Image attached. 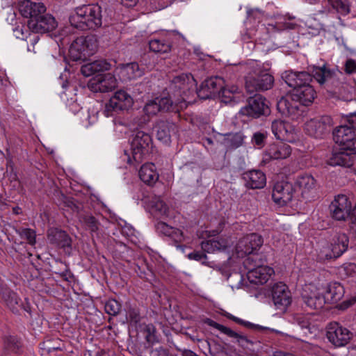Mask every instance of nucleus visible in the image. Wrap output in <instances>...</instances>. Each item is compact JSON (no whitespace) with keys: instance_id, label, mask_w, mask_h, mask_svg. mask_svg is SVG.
Returning a JSON list of instances; mask_svg holds the SVG:
<instances>
[{"instance_id":"72a5a7b5","label":"nucleus","mask_w":356,"mask_h":356,"mask_svg":"<svg viewBox=\"0 0 356 356\" xmlns=\"http://www.w3.org/2000/svg\"><path fill=\"white\" fill-rule=\"evenodd\" d=\"M154 130L157 139L163 143L168 144L172 134L176 131V125L167 120H159L155 125Z\"/></svg>"},{"instance_id":"1a4fd4ad","label":"nucleus","mask_w":356,"mask_h":356,"mask_svg":"<svg viewBox=\"0 0 356 356\" xmlns=\"http://www.w3.org/2000/svg\"><path fill=\"white\" fill-rule=\"evenodd\" d=\"M97 49V44L91 36L79 37L73 41L69 49V56L74 61L84 60L92 55Z\"/></svg>"},{"instance_id":"338daca9","label":"nucleus","mask_w":356,"mask_h":356,"mask_svg":"<svg viewBox=\"0 0 356 356\" xmlns=\"http://www.w3.org/2000/svg\"><path fill=\"white\" fill-rule=\"evenodd\" d=\"M88 120L90 124L95 123L97 120V112L95 111H88Z\"/></svg>"},{"instance_id":"a19ab883","label":"nucleus","mask_w":356,"mask_h":356,"mask_svg":"<svg viewBox=\"0 0 356 356\" xmlns=\"http://www.w3.org/2000/svg\"><path fill=\"white\" fill-rule=\"evenodd\" d=\"M82 220L86 229L90 232L92 236L99 237L102 229L99 219L92 215L86 214L83 216Z\"/></svg>"},{"instance_id":"ea45409f","label":"nucleus","mask_w":356,"mask_h":356,"mask_svg":"<svg viewBox=\"0 0 356 356\" xmlns=\"http://www.w3.org/2000/svg\"><path fill=\"white\" fill-rule=\"evenodd\" d=\"M224 316H226L227 318L230 319V320H232L233 321H234L235 323L239 324V325H242L246 327H248V328H252V329H255V330H270V332H274L277 334H280L281 336H288L287 334H285L280 330H275V329H273V328H269V327H264V326H261V325H257V324H254V323H252L249 321H245L241 318H239L236 316H234V315L228 313V312H226L225 314H224Z\"/></svg>"},{"instance_id":"4c0bfd02","label":"nucleus","mask_w":356,"mask_h":356,"mask_svg":"<svg viewBox=\"0 0 356 356\" xmlns=\"http://www.w3.org/2000/svg\"><path fill=\"white\" fill-rule=\"evenodd\" d=\"M139 177L145 184L152 186L159 179V175L153 163L143 165L138 172Z\"/></svg>"},{"instance_id":"69168bd1","label":"nucleus","mask_w":356,"mask_h":356,"mask_svg":"<svg viewBox=\"0 0 356 356\" xmlns=\"http://www.w3.org/2000/svg\"><path fill=\"white\" fill-rule=\"evenodd\" d=\"M36 33H29L28 40H26L29 42L33 47L38 42L40 38Z\"/></svg>"},{"instance_id":"f8f14e48","label":"nucleus","mask_w":356,"mask_h":356,"mask_svg":"<svg viewBox=\"0 0 356 356\" xmlns=\"http://www.w3.org/2000/svg\"><path fill=\"white\" fill-rule=\"evenodd\" d=\"M298 195L292 183L288 181H278L273 188L272 198L275 203L280 206H284L296 200Z\"/></svg>"},{"instance_id":"2f4dec72","label":"nucleus","mask_w":356,"mask_h":356,"mask_svg":"<svg viewBox=\"0 0 356 356\" xmlns=\"http://www.w3.org/2000/svg\"><path fill=\"white\" fill-rule=\"evenodd\" d=\"M175 31L167 32L164 37L154 38L149 42V49L156 53L165 54L170 51L172 38L175 35Z\"/></svg>"},{"instance_id":"f704fd0d","label":"nucleus","mask_w":356,"mask_h":356,"mask_svg":"<svg viewBox=\"0 0 356 356\" xmlns=\"http://www.w3.org/2000/svg\"><path fill=\"white\" fill-rule=\"evenodd\" d=\"M243 179L247 187L252 189L262 188L266 184V175L259 170H250L244 173Z\"/></svg>"},{"instance_id":"a878e982","label":"nucleus","mask_w":356,"mask_h":356,"mask_svg":"<svg viewBox=\"0 0 356 356\" xmlns=\"http://www.w3.org/2000/svg\"><path fill=\"white\" fill-rule=\"evenodd\" d=\"M115 73L122 81H128L140 77L144 74L143 69L140 68L137 63H130L118 66Z\"/></svg>"},{"instance_id":"09e8293b","label":"nucleus","mask_w":356,"mask_h":356,"mask_svg":"<svg viewBox=\"0 0 356 356\" xmlns=\"http://www.w3.org/2000/svg\"><path fill=\"white\" fill-rule=\"evenodd\" d=\"M264 13L259 8L247 10V20L250 24H259L264 18Z\"/></svg>"},{"instance_id":"052dcab7","label":"nucleus","mask_w":356,"mask_h":356,"mask_svg":"<svg viewBox=\"0 0 356 356\" xmlns=\"http://www.w3.org/2000/svg\"><path fill=\"white\" fill-rule=\"evenodd\" d=\"M152 355L153 356H170L168 350L162 346L154 348L152 350Z\"/></svg>"},{"instance_id":"2eb2a0df","label":"nucleus","mask_w":356,"mask_h":356,"mask_svg":"<svg viewBox=\"0 0 356 356\" xmlns=\"http://www.w3.org/2000/svg\"><path fill=\"white\" fill-rule=\"evenodd\" d=\"M317 67H314L312 74L306 71L286 70L282 74V79L293 90L302 88L305 86H312L311 82L314 76V70Z\"/></svg>"},{"instance_id":"7ed1b4c3","label":"nucleus","mask_w":356,"mask_h":356,"mask_svg":"<svg viewBox=\"0 0 356 356\" xmlns=\"http://www.w3.org/2000/svg\"><path fill=\"white\" fill-rule=\"evenodd\" d=\"M314 76L316 81L323 86L328 92L337 95L344 101L353 99L352 92L354 88L345 83H339L333 72L325 65L316 67L314 70Z\"/></svg>"},{"instance_id":"39448f33","label":"nucleus","mask_w":356,"mask_h":356,"mask_svg":"<svg viewBox=\"0 0 356 356\" xmlns=\"http://www.w3.org/2000/svg\"><path fill=\"white\" fill-rule=\"evenodd\" d=\"M152 148V140L150 135L143 131L138 130L132 135L130 143V153L124 151L127 156V161L132 163L133 161L140 163L151 152Z\"/></svg>"},{"instance_id":"4be33fe9","label":"nucleus","mask_w":356,"mask_h":356,"mask_svg":"<svg viewBox=\"0 0 356 356\" xmlns=\"http://www.w3.org/2000/svg\"><path fill=\"white\" fill-rule=\"evenodd\" d=\"M47 239L50 244L63 249L65 254H71L72 238L66 232L51 227L47 231Z\"/></svg>"},{"instance_id":"c756f323","label":"nucleus","mask_w":356,"mask_h":356,"mask_svg":"<svg viewBox=\"0 0 356 356\" xmlns=\"http://www.w3.org/2000/svg\"><path fill=\"white\" fill-rule=\"evenodd\" d=\"M297 26L298 23L295 17L278 16L273 22L268 24L266 30L268 33L280 32L295 29Z\"/></svg>"},{"instance_id":"423d86ee","label":"nucleus","mask_w":356,"mask_h":356,"mask_svg":"<svg viewBox=\"0 0 356 356\" xmlns=\"http://www.w3.org/2000/svg\"><path fill=\"white\" fill-rule=\"evenodd\" d=\"M253 70L245 76V87L249 94L270 89L274 83L273 76L267 69H261L260 65L252 63Z\"/></svg>"},{"instance_id":"864d4df0","label":"nucleus","mask_w":356,"mask_h":356,"mask_svg":"<svg viewBox=\"0 0 356 356\" xmlns=\"http://www.w3.org/2000/svg\"><path fill=\"white\" fill-rule=\"evenodd\" d=\"M20 235L22 238H26L30 245H35V232L33 229L29 228L22 229L20 231Z\"/></svg>"},{"instance_id":"4468645a","label":"nucleus","mask_w":356,"mask_h":356,"mask_svg":"<svg viewBox=\"0 0 356 356\" xmlns=\"http://www.w3.org/2000/svg\"><path fill=\"white\" fill-rule=\"evenodd\" d=\"M133 99L123 90H118L106 104L104 114L106 117L113 116V112L129 109L132 106Z\"/></svg>"},{"instance_id":"774afa93","label":"nucleus","mask_w":356,"mask_h":356,"mask_svg":"<svg viewBox=\"0 0 356 356\" xmlns=\"http://www.w3.org/2000/svg\"><path fill=\"white\" fill-rule=\"evenodd\" d=\"M355 302H356V296L350 298V300H348L347 301H344L341 304L340 307L341 309H346V308H348V307H350V305H353Z\"/></svg>"},{"instance_id":"9b49d317","label":"nucleus","mask_w":356,"mask_h":356,"mask_svg":"<svg viewBox=\"0 0 356 356\" xmlns=\"http://www.w3.org/2000/svg\"><path fill=\"white\" fill-rule=\"evenodd\" d=\"M270 113V108L268 102L261 95H254L248 100V104L239 111V114L258 118L261 115H266Z\"/></svg>"},{"instance_id":"3c124183","label":"nucleus","mask_w":356,"mask_h":356,"mask_svg":"<svg viewBox=\"0 0 356 356\" xmlns=\"http://www.w3.org/2000/svg\"><path fill=\"white\" fill-rule=\"evenodd\" d=\"M145 337L148 343H154L156 341L155 336L156 329L152 324L145 325L143 327Z\"/></svg>"},{"instance_id":"ddd939ff","label":"nucleus","mask_w":356,"mask_h":356,"mask_svg":"<svg viewBox=\"0 0 356 356\" xmlns=\"http://www.w3.org/2000/svg\"><path fill=\"white\" fill-rule=\"evenodd\" d=\"M333 140L343 149L356 152L355 134L348 124L339 126L334 129Z\"/></svg>"},{"instance_id":"f3484780","label":"nucleus","mask_w":356,"mask_h":356,"mask_svg":"<svg viewBox=\"0 0 356 356\" xmlns=\"http://www.w3.org/2000/svg\"><path fill=\"white\" fill-rule=\"evenodd\" d=\"M117 86V79L111 73L98 74L90 79L88 83V88L93 92H108Z\"/></svg>"},{"instance_id":"b1692460","label":"nucleus","mask_w":356,"mask_h":356,"mask_svg":"<svg viewBox=\"0 0 356 356\" xmlns=\"http://www.w3.org/2000/svg\"><path fill=\"white\" fill-rule=\"evenodd\" d=\"M351 203L345 195H338L332 202L330 209L333 218L345 220L350 213Z\"/></svg>"},{"instance_id":"6ab92c4d","label":"nucleus","mask_w":356,"mask_h":356,"mask_svg":"<svg viewBox=\"0 0 356 356\" xmlns=\"http://www.w3.org/2000/svg\"><path fill=\"white\" fill-rule=\"evenodd\" d=\"M57 22L51 15L44 11L36 19H28L27 28L33 33H44L54 30L57 27Z\"/></svg>"},{"instance_id":"393cba45","label":"nucleus","mask_w":356,"mask_h":356,"mask_svg":"<svg viewBox=\"0 0 356 356\" xmlns=\"http://www.w3.org/2000/svg\"><path fill=\"white\" fill-rule=\"evenodd\" d=\"M355 154L356 152L340 147L339 150L332 151L327 156V163L333 167L350 168L354 165Z\"/></svg>"},{"instance_id":"37998d69","label":"nucleus","mask_w":356,"mask_h":356,"mask_svg":"<svg viewBox=\"0 0 356 356\" xmlns=\"http://www.w3.org/2000/svg\"><path fill=\"white\" fill-rule=\"evenodd\" d=\"M151 208L153 214L157 216H167L168 207L160 196H154L151 200Z\"/></svg>"},{"instance_id":"c03bdc74","label":"nucleus","mask_w":356,"mask_h":356,"mask_svg":"<svg viewBox=\"0 0 356 356\" xmlns=\"http://www.w3.org/2000/svg\"><path fill=\"white\" fill-rule=\"evenodd\" d=\"M201 248L204 252L214 253L216 252L224 251L227 248V244L224 241L212 239L202 241Z\"/></svg>"},{"instance_id":"6e6552de","label":"nucleus","mask_w":356,"mask_h":356,"mask_svg":"<svg viewBox=\"0 0 356 356\" xmlns=\"http://www.w3.org/2000/svg\"><path fill=\"white\" fill-rule=\"evenodd\" d=\"M348 246V237L343 233L337 234L330 244H326L318 251L317 259L319 261L325 262L340 257L346 251Z\"/></svg>"},{"instance_id":"bf43d9fd","label":"nucleus","mask_w":356,"mask_h":356,"mask_svg":"<svg viewBox=\"0 0 356 356\" xmlns=\"http://www.w3.org/2000/svg\"><path fill=\"white\" fill-rule=\"evenodd\" d=\"M345 71L348 74L356 72V60L353 59H348L345 64Z\"/></svg>"},{"instance_id":"20e7f679","label":"nucleus","mask_w":356,"mask_h":356,"mask_svg":"<svg viewBox=\"0 0 356 356\" xmlns=\"http://www.w3.org/2000/svg\"><path fill=\"white\" fill-rule=\"evenodd\" d=\"M238 88L232 86L229 88L225 84V80L220 76H213L204 80L197 90V96L202 99L214 98L216 95L227 99L225 102L232 101Z\"/></svg>"},{"instance_id":"5701e85b","label":"nucleus","mask_w":356,"mask_h":356,"mask_svg":"<svg viewBox=\"0 0 356 356\" xmlns=\"http://www.w3.org/2000/svg\"><path fill=\"white\" fill-rule=\"evenodd\" d=\"M327 337L335 346H343L351 339L352 333L338 323L333 322L327 327Z\"/></svg>"},{"instance_id":"7c9ffc66","label":"nucleus","mask_w":356,"mask_h":356,"mask_svg":"<svg viewBox=\"0 0 356 356\" xmlns=\"http://www.w3.org/2000/svg\"><path fill=\"white\" fill-rule=\"evenodd\" d=\"M316 97V91L312 86H305L302 88L293 90L291 94V100L300 104L309 106Z\"/></svg>"},{"instance_id":"cd10ccee","label":"nucleus","mask_w":356,"mask_h":356,"mask_svg":"<svg viewBox=\"0 0 356 356\" xmlns=\"http://www.w3.org/2000/svg\"><path fill=\"white\" fill-rule=\"evenodd\" d=\"M271 131L277 140L289 143L294 140L291 126L282 120H273L271 123Z\"/></svg>"},{"instance_id":"79ce46f5","label":"nucleus","mask_w":356,"mask_h":356,"mask_svg":"<svg viewBox=\"0 0 356 356\" xmlns=\"http://www.w3.org/2000/svg\"><path fill=\"white\" fill-rule=\"evenodd\" d=\"M353 0H327L328 5L337 14L346 16L350 12Z\"/></svg>"},{"instance_id":"603ef678","label":"nucleus","mask_w":356,"mask_h":356,"mask_svg":"<svg viewBox=\"0 0 356 356\" xmlns=\"http://www.w3.org/2000/svg\"><path fill=\"white\" fill-rule=\"evenodd\" d=\"M266 137V132H256L252 137V143L253 145H257L259 148H261L264 146Z\"/></svg>"},{"instance_id":"49530a36","label":"nucleus","mask_w":356,"mask_h":356,"mask_svg":"<svg viewBox=\"0 0 356 356\" xmlns=\"http://www.w3.org/2000/svg\"><path fill=\"white\" fill-rule=\"evenodd\" d=\"M22 346L19 339L13 335H8L4 337V348L8 352L17 353Z\"/></svg>"},{"instance_id":"4d7b16f0","label":"nucleus","mask_w":356,"mask_h":356,"mask_svg":"<svg viewBox=\"0 0 356 356\" xmlns=\"http://www.w3.org/2000/svg\"><path fill=\"white\" fill-rule=\"evenodd\" d=\"M14 35L19 39L27 40L29 32L28 30L26 29L24 32V29L23 27L17 26L13 29Z\"/></svg>"},{"instance_id":"e2e57ef3","label":"nucleus","mask_w":356,"mask_h":356,"mask_svg":"<svg viewBox=\"0 0 356 356\" xmlns=\"http://www.w3.org/2000/svg\"><path fill=\"white\" fill-rule=\"evenodd\" d=\"M169 237L172 238L176 243L181 242L184 238L182 232L180 229L176 228L173 229V232L171 233Z\"/></svg>"},{"instance_id":"6e6d98bb","label":"nucleus","mask_w":356,"mask_h":356,"mask_svg":"<svg viewBox=\"0 0 356 356\" xmlns=\"http://www.w3.org/2000/svg\"><path fill=\"white\" fill-rule=\"evenodd\" d=\"M127 316L131 323H137L140 320L139 310L136 307H130L127 313Z\"/></svg>"},{"instance_id":"13d9d810","label":"nucleus","mask_w":356,"mask_h":356,"mask_svg":"<svg viewBox=\"0 0 356 356\" xmlns=\"http://www.w3.org/2000/svg\"><path fill=\"white\" fill-rule=\"evenodd\" d=\"M188 257L190 259H194L195 261H201L202 264L204 263V260L207 259V255L200 251H194L188 254Z\"/></svg>"},{"instance_id":"680f3d73","label":"nucleus","mask_w":356,"mask_h":356,"mask_svg":"<svg viewBox=\"0 0 356 356\" xmlns=\"http://www.w3.org/2000/svg\"><path fill=\"white\" fill-rule=\"evenodd\" d=\"M346 121L349 127L354 130L356 129V112L346 115Z\"/></svg>"},{"instance_id":"9d476101","label":"nucleus","mask_w":356,"mask_h":356,"mask_svg":"<svg viewBox=\"0 0 356 356\" xmlns=\"http://www.w3.org/2000/svg\"><path fill=\"white\" fill-rule=\"evenodd\" d=\"M263 243L264 240L260 235L256 233L248 234L238 242L236 246V254L238 257L259 256L256 252Z\"/></svg>"},{"instance_id":"dca6fc26","label":"nucleus","mask_w":356,"mask_h":356,"mask_svg":"<svg viewBox=\"0 0 356 356\" xmlns=\"http://www.w3.org/2000/svg\"><path fill=\"white\" fill-rule=\"evenodd\" d=\"M332 124V120L328 115L311 119L305 124V131L312 137L322 138L329 131Z\"/></svg>"},{"instance_id":"a18cd8bd","label":"nucleus","mask_w":356,"mask_h":356,"mask_svg":"<svg viewBox=\"0 0 356 356\" xmlns=\"http://www.w3.org/2000/svg\"><path fill=\"white\" fill-rule=\"evenodd\" d=\"M277 108L282 115L289 116L296 114L297 106L293 105L286 98L282 97L277 102Z\"/></svg>"},{"instance_id":"8fccbe9b","label":"nucleus","mask_w":356,"mask_h":356,"mask_svg":"<svg viewBox=\"0 0 356 356\" xmlns=\"http://www.w3.org/2000/svg\"><path fill=\"white\" fill-rule=\"evenodd\" d=\"M105 312L111 316H116L121 309V305L116 300H108L104 306Z\"/></svg>"},{"instance_id":"0eeeda50","label":"nucleus","mask_w":356,"mask_h":356,"mask_svg":"<svg viewBox=\"0 0 356 356\" xmlns=\"http://www.w3.org/2000/svg\"><path fill=\"white\" fill-rule=\"evenodd\" d=\"M244 266L248 270L247 277L250 283L264 284L266 283L274 270L261 264L259 256H250L243 261Z\"/></svg>"},{"instance_id":"412c9836","label":"nucleus","mask_w":356,"mask_h":356,"mask_svg":"<svg viewBox=\"0 0 356 356\" xmlns=\"http://www.w3.org/2000/svg\"><path fill=\"white\" fill-rule=\"evenodd\" d=\"M273 301L277 309L285 310L291 303V294L283 282L274 284L271 289Z\"/></svg>"},{"instance_id":"473e14b6","label":"nucleus","mask_w":356,"mask_h":356,"mask_svg":"<svg viewBox=\"0 0 356 356\" xmlns=\"http://www.w3.org/2000/svg\"><path fill=\"white\" fill-rule=\"evenodd\" d=\"M4 299L13 313L19 314L21 309L31 313L29 302L26 299H25V302H23L16 293L10 291L6 292L4 293Z\"/></svg>"},{"instance_id":"f257e3e1","label":"nucleus","mask_w":356,"mask_h":356,"mask_svg":"<svg viewBox=\"0 0 356 356\" xmlns=\"http://www.w3.org/2000/svg\"><path fill=\"white\" fill-rule=\"evenodd\" d=\"M195 80L191 74H182L176 76L170 86L172 95L156 97L147 102L143 111L148 118L156 115L159 111H168L174 106L183 108L182 103L189 102V96L194 92Z\"/></svg>"},{"instance_id":"de8ad7c7","label":"nucleus","mask_w":356,"mask_h":356,"mask_svg":"<svg viewBox=\"0 0 356 356\" xmlns=\"http://www.w3.org/2000/svg\"><path fill=\"white\" fill-rule=\"evenodd\" d=\"M339 273L344 279L351 277L356 281V264H344L340 267Z\"/></svg>"},{"instance_id":"5fc2aeb1","label":"nucleus","mask_w":356,"mask_h":356,"mask_svg":"<svg viewBox=\"0 0 356 356\" xmlns=\"http://www.w3.org/2000/svg\"><path fill=\"white\" fill-rule=\"evenodd\" d=\"M156 228L158 232L168 237L172 233L174 229V227L168 225L163 222H159L156 225Z\"/></svg>"},{"instance_id":"f03ea898","label":"nucleus","mask_w":356,"mask_h":356,"mask_svg":"<svg viewBox=\"0 0 356 356\" xmlns=\"http://www.w3.org/2000/svg\"><path fill=\"white\" fill-rule=\"evenodd\" d=\"M69 22L73 28L80 31L96 29L103 23L102 8L98 4L77 7L70 14Z\"/></svg>"},{"instance_id":"0e129e2a","label":"nucleus","mask_w":356,"mask_h":356,"mask_svg":"<svg viewBox=\"0 0 356 356\" xmlns=\"http://www.w3.org/2000/svg\"><path fill=\"white\" fill-rule=\"evenodd\" d=\"M134 229L130 225L125 224L124 226L122 227V234L125 236L129 237L130 236L134 235Z\"/></svg>"},{"instance_id":"bb28decb","label":"nucleus","mask_w":356,"mask_h":356,"mask_svg":"<svg viewBox=\"0 0 356 356\" xmlns=\"http://www.w3.org/2000/svg\"><path fill=\"white\" fill-rule=\"evenodd\" d=\"M18 9L22 16L29 19H36L46 11V7L44 3L33 2L30 0L22 1L19 4Z\"/></svg>"},{"instance_id":"c9c22d12","label":"nucleus","mask_w":356,"mask_h":356,"mask_svg":"<svg viewBox=\"0 0 356 356\" xmlns=\"http://www.w3.org/2000/svg\"><path fill=\"white\" fill-rule=\"evenodd\" d=\"M111 65L106 60H97L83 65L81 71L83 76H90L97 72L109 70Z\"/></svg>"},{"instance_id":"58836bf2","label":"nucleus","mask_w":356,"mask_h":356,"mask_svg":"<svg viewBox=\"0 0 356 356\" xmlns=\"http://www.w3.org/2000/svg\"><path fill=\"white\" fill-rule=\"evenodd\" d=\"M291 153V148L286 143L273 145L267 151V154L272 159H284L289 156Z\"/></svg>"},{"instance_id":"aec40b11","label":"nucleus","mask_w":356,"mask_h":356,"mask_svg":"<svg viewBox=\"0 0 356 356\" xmlns=\"http://www.w3.org/2000/svg\"><path fill=\"white\" fill-rule=\"evenodd\" d=\"M301 297L303 302L310 309H319L325 304V297L316 287L311 284L302 288Z\"/></svg>"},{"instance_id":"e433bc0d","label":"nucleus","mask_w":356,"mask_h":356,"mask_svg":"<svg viewBox=\"0 0 356 356\" xmlns=\"http://www.w3.org/2000/svg\"><path fill=\"white\" fill-rule=\"evenodd\" d=\"M344 295L343 286L338 282L330 283L326 289L325 297V303H336L339 301Z\"/></svg>"},{"instance_id":"c85d7f7f","label":"nucleus","mask_w":356,"mask_h":356,"mask_svg":"<svg viewBox=\"0 0 356 356\" xmlns=\"http://www.w3.org/2000/svg\"><path fill=\"white\" fill-rule=\"evenodd\" d=\"M296 183L301 191L302 198L306 201H311L315 193L314 178L310 175L305 174L299 176Z\"/></svg>"},{"instance_id":"a211bd4d","label":"nucleus","mask_w":356,"mask_h":356,"mask_svg":"<svg viewBox=\"0 0 356 356\" xmlns=\"http://www.w3.org/2000/svg\"><path fill=\"white\" fill-rule=\"evenodd\" d=\"M204 323L218 330L222 333L226 334L229 337L233 339V342L237 343L240 347L243 348V349L250 350L252 346L254 343V342L251 339H248L247 336L235 332L230 329L229 327L219 324L211 318H207L204 321Z\"/></svg>"}]
</instances>
